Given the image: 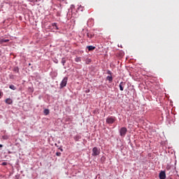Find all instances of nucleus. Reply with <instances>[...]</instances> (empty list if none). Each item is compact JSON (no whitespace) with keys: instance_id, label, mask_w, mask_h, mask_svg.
I'll return each mask as SVG.
<instances>
[{"instance_id":"obj_1","label":"nucleus","mask_w":179,"mask_h":179,"mask_svg":"<svg viewBox=\"0 0 179 179\" xmlns=\"http://www.w3.org/2000/svg\"><path fill=\"white\" fill-rule=\"evenodd\" d=\"M106 122L107 124H114V122H115V117H108L106 118Z\"/></svg>"},{"instance_id":"obj_2","label":"nucleus","mask_w":179,"mask_h":179,"mask_svg":"<svg viewBox=\"0 0 179 179\" xmlns=\"http://www.w3.org/2000/svg\"><path fill=\"white\" fill-rule=\"evenodd\" d=\"M66 83H68V78L65 77L60 83V89L65 87V86H66Z\"/></svg>"},{"instance_id":"obj_3","label":"nucleus","mask_w":179,"mask_h":179,"mask_svg":"<svg viewBox=\"0 0 179 179\" xmlns=\"http://www.w3.org/2000/svg\"><path fill=\"white\" fill-rule=\"evenodd\" d=\"M100 155V150L97 147L92 149V156H99Z\"/></svg>"},{"instance_id":"obj_4","label":"nucleus","mask_w":179,"mask_h":179,"mask_svg":"<svg viewBox=\"0 0 179 179\" xmlns=\"http://www.w3.org/2000/svg\"><path fill=\"white\" fill-rule=\"evenodd\" d=\"M127 131V127H122L120 131V136H125Z\"/></svg>"},{"instance_id":"obj_5","label":"nucleus","mask_w":179,"mask_h":179,"mask_svg":"<svg viewBox=\"0 0 179 179\" xmlns=\"http://www.w3.org/2000/svg\"><path fill=\"white\" fill-rule=\"evenodd\" d=\"M159 179H166V172L162 171L159 173Z\"/></svg>"},{"instance_id":"obj_6","label":"nucleus","mask_w":179,"mask_h":179,"mask_svg":"<svg viewBox=\"0 0 179 179\" xmlns=\"http://www.w3.org/2000/svg\"><path fill=\"white\" fill-rule=\"evenodd\" d=\"M124 86H125V83L121 82L119 85L120 90H121V92L124 91Z\"/></svg>"},{"instance_id":"obj_7","label":"nucleus","mask_w":179,"mask_h":179,"mask_svg":"<svg viewBox=\"0 0 179 179\" xmlns=\"http://www.w3.org/2000/svg\"><path fill=\"white\" fill-rule=\"evenodd\" d=\"M5 102L6 104H12V103H13V101L12 100V99L8 98L6 99Z\"/></svg>"},{"instance_id":"obj_8","label":"nucleus","mask_w":179,"mask_h":179,"mask_svg":"<svg viewBox=\"0 0 179 179\" xmlns=\"http://www.w3.org/2000/svg\"><path fill=\"white\" fill-rule=\"evenodd\" d=\"M87 48L90 51H93V50H96V47L93 45L87 46Z\"/></svg>"},{"instance_id":"obj_9","label":"nucleus","mask_w":179,"mask_h":179,"mask_svg":"<svg viewBox=\"0 0 179 179\" xmlns=\"http://www.w3.org/2000/svg\"><path fill=\"white\" fill-rule=\"evenodd\" d=\"M107 80H108V82H110L111 83V82H113V76H108L106 77Z\"/></svg>"},{"instance_id":"obj_10","label":"nucleus","mask_w":179,"mask_h":179,"mask_svg":"<svg viewBox=\"0 0 179 179\" xmlns=\"http://www.w3.org/2000/svg\"><path fill=\"white\" fill-rule=\"evenodd\" d=\"M66 62V59H65V57H63L62 59V64L63 66L65 65Z\"/></svg>"},{"instance_id":"obj_11","label":"nucleus","mask_w":179,"mask_h":179,"mask_svg":"<svg viewBox=\"0 0 179 179\" xmlns=\"http://www.w3.org/2000/svg\"><path fill=\"white\" fill-rule=\"evenodd\" d=\"M75 61H76V62H80V61H82V59H80V57H77L75 58Z\"/></svg>"},{"instance_id":"obj_12","label":"nucleus","mask_w":179,"mask_h":179,"mask_svg":"<svg viewBox=\"0 0 179 179\" xmlns=\"http://www.w3.org/2000/svg\"><path fill=\"white\" fill-rule=\"evenodd\" d=\"M9 89H11V90H16V87H15L13 85H10L9 86Z\"/></svg>"},{"instance_id":"obj_13","label":"nucleus","mask_w":179,"mask_h":179,"mask_svg":"<svg viewBox=\"0 0 179 179\" xmlns=\"http://www.w3.org/2000/svg\"><path fill=\"white\" fill-rule=\"evenodd\" d=\"M44 114H45V115H48V114H50V110L45 109L44 110Z\"/></svg>"},{"instance_id":"obj_14","label":"nucleus","mask_w":179,"mask_h":179,"mask_svg":"<svg viewBox=\"0 0 179 179\" xmlns=\"http://www.w3.org/2000/svg\"><path fill=\"white\" fill-rule=\"evenodd\" d=\"M13 71H14V72H16L17 73H19V68L18 67H15L13 69Z\"/></svg>"},{"instance_id":"obj_15","label":"nucleus","mask_w":179,"mask_h":179,"mask_svg":"<svg viewBox=\"0 0 179 179\" xmlns=\"http://www.w3.org/2000/svg\"><path fill=\"white\" fill-rule=\"evenodd\" d=\"M2 139L8 140V139H9V136H6V135L3 136H2Z\"/></svg>"},{"instance_id":"obj_16","label":"nucleus","mask_w":179,"mask_h":179,"mask_svg":"<svg viewBox=\"0 0 179 179\" xmlns=\"http://www.w3.org/2000/svg\"><path fill=\"white\" fill-rule=\"evenodd\" d=\"M74 139H75V141H79V139H80V136H76L74 137Z\"/></svg>"},{"instance_id":"obj_17","label":"nucleus","mask_w":179,"mask_h":179,"mask_svg":"<svg viewBox=\"0 0 179 179\" xmlns=\"http://www.w3.org/2000/svg\"><path fill=\"white\" fill-rule=\"evenodd\" d=\"M8 165V163L7 162H3L1 164V166H7Z\"/></svg>"},{"instance_id":"obj_18","label":"nucleus","mask_w":179,"mask_h":179,"mask_svg":"<svg viewBox=\"0 0 179 179\" xmlns=\"http://www.w3.org/2000/svg\"><path fill=\"white\" fill-rule=\"evenodd\" d=\"M171 169V166H170L169 165H167L166 170H170Z\"/></svg>"},{"instance_id":"obj_19","label":"nucleus","mask_w":179,"mask_h":179,"mask_svg":"<svg viewBox=\"0 0 179 179\" xmlns=\"http://www.w3.org/2000/svg\"><path fill=\"white\" fill-rule=\"evenodd\" d=\"M107 73H108V75H110V76H111V75H112L113 73H111L110 71H107Z\"/></svg>"},{"instance_id":"obj_20","label":"nucleus","mask_w":179,"mask_h":179,"mask_svg":"<svg viewBox=\"0 0 179 179\" xmlns=\"http://www.w3.org/2000/svg\"><path fill=\"white\" fill-rule=\"evenodd\" d=\"M9 41V39L3 40V43H8Z\"/></svg>"},{"instance_id":"obj_21","label":"nucleus","mask_w":179,"mask_h":179,"mask_svg":"<svg viewBox=\"0 0 179 179\" xmlns=\"http://www.w3.org/2000/svg\"><path fill=\"white\" fill-rule=\"evenodd\" d=\"M52 26L53 27H55L57 26V23L54 22L53 24H52Z\"/></svg>"},{"instance_id":"obj_22","label":"nucleus","mask_w":179,"mask_h":179,"mask_svg":"<svg viewBox=\"0 0 179 179\" xmlns=\"http://www.w3.org/2000/svg\"><path fill=\"white\" fill-rule=\"evenodd\" d=\"M56 156H61V152H56Z\"/></svg>"},{"instance_id":"obj_23","label":"nucleus","mask_w":179,"mask_h":179,"mask_svg":"<svg viewBox=\"0 0 179 179\" xmlns=\"http://www.w3.org/2000/svg\"><path fill=\"white\" fill-rule=\"evenodd\" d=\"M90 62H92V60L88 59V60L86 62V64H89Z\"/></svg>"},{"instance_id":"obj_24","label":"nucleus","mask_w":179,"mask_h":179,"mask_svg":"<svg viewBox=\"0 0 179 179\" xmlns=\"http://www.w3.org/2000/svg\"><path fill=\"white\" fill-rule=\"evenodd\" d=\"M55 29H56V30H59L58 26L56 25Z\"/></svg>"},{"instance_id":"obj_25","label":"nucleus","mask_w":179,"mask_h":179,"mask_svg":"<svg viewBox=\"0 0 179 179\" xmlns=\"http://www.w3.org/2000/svg\"><path fill=\"white\" fill-rule=\"evenodd\" d=\"M0 148H3V145L0 144Z\"/></svg>"},{"instance_id":"obj_26","label":"nucleus","mask_w":179,"mask_h":179,"mask_svg":"<svg viewBox=\"0 0 179 179\" xmlns=\"http://www.w3.org/2000/svg\"><path fill=\"white\" fill-rule=\"evenodd\" d=\"M29 65L30 66V65H31V64H29Z\"/></svg>"},{"instance_id":"obj_27","label":"nucleus","mask_w":179,"mask_h":179,"mask_svg":"<svg viewBox=\"0 0 179 179\" xmlns=\"http://www.w3.org/2000/svg\"><path fill=\"white\" fill-rule=\"evenodd\" d=\"M61 151L62 152V149H61Z\"/></svg>"},{"instance_id":"obj_28","label":"nucleus","mask_w":179,"mask_h":179,"mask_svg":"<svg viewBox=\"0 0 179 179\" xmlns=\"http://www.w3.org/2000/svg\"><path fill=\"white\" fill-rule=\"evenodd\" d=\"M0 96H1V92H0Z\"/></svg>"}]
</instances>
